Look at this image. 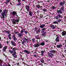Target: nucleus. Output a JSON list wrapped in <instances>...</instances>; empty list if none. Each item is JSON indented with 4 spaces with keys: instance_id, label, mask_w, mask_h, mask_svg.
<instances>
[{
    "instance_id": "obj_1",
    "label": "nucleus",
    "mask_w": 66,
    "mask_h": 66,
    "mask_svg": "<svg viewBox=\"0 0 66 66\" xmlns=\"http://www.w3.org/2000/svg\"><path fill=\"white\" fill-rule=\"evenodd\" d=\"M10 49H12V51H11V50L9 49V52L11 54H12V56H13L14 57L17 58V55H16V51L17 50H18V48L16 47L13 48V47H10Z\"/></svg>"
},
{
    "instance_id": "obj_2",
    "label": "nucleus",
    "mask_w": 66,
    "mask_h": 66,
    "mask_svg": "<svg viewBox=\"0 0 66 66\" xmlns=\"http://www.w3.org/2000/svg\"><path fill=\"white\" fill-rule=\"evenodd\" d=\"M56 19H57V20L53 22V24H59V23L61 21H62V19H59L60 18H62V16L61 14H58L57 16L55 17Z\"/></svg>"
},
{
    "instance_id": "obj_3",
    "label": "nucleus",
    "mask_w": 66,
    "mask_h": 66,
    "mask_svg": "<svg viewBox=\"0 0 66 66\" xmlns=\"http://www.w3.org/2000/svg\"><path fill=\"white\" fill-rule=\"evenodd\" d=\"M3 12L1 13V14L2 16L0 17L1 19H3V21H4V19H5V16L6 17V15L7 14V13H8V11L6 10H3ZM3 21V22H4Z\"/></svg>"
},
{
    "instance_id": "obj_4",
    "label": "nucleus",
    "mask_w": 66,
    "mask_h": 66,
    "mask_svg": "<svg viewBox=\"0 0 66 66\" xmlns=\"http://www.w3.org/2000/svg\"><path fill=\"white\" fill-rule=\"evenodd\" d=\"M58 9L59 10H57V12L58 14L60 15V14H62L63 12H64V6H61V8H59Z\"/></svg>"
},
{
    "instance_id": "obj_5",
    "label": "nucleus",
    "mask_w": 66,
    "mask_h": 66,
    "mask_svg": "<svg viewBox=\"0 0 66 66\" xmlns=\"http://www.w3.org/2000/svg\"><path fill=\"white\" fill-rule=\"evenodd\" d=\"M19 18H16L14 20V21H12V23H14V24H16V23H19V21H20V17H18Z\"/></svg>"
},
{
    "instance_id": "obj_6",
    "label": "nucleus",
    "mask_w": 66,
    "mask_h": 66,
    "mask_svg": "<svg viewBox=\"0 0 66 66\" xmlns=\"http://www.w3.org/2000/svg\"><path fill=\"white\" fill-rule=\"evenodd\" d=\"M46 29V28H44L41 29L42 31L41 33H42V34H41V36H44L45 35H46V33H47L46 31L44 32L45 30Z\"/></svg>"
},
{
    "instance_id": "obj_7",
    "label": "nucleus",
    "mask_w": 66,
    "mask_h": 66,
    "mask_svg": "<svg viewBox=\"0 0 66 66\" xmlns=\"http://www.w3.org/2000/svg\"><path fill=\"white\" fill-rule=\"evenodd\" d=\"M10 14H12V15L13 16H16L18 17H19L17 15V13L15 11H13L12 12H11Z\"/></svg>"
},
{
    "instance_id": "obj_8",
    "label": "nucleus",
    "mask_w": 66,
    "mask_h": 66,
    "mask_svg": "<svg viewBox=\"0 0 66 66\" xmlns=\"http://www.w3.org/2000/svg\"><path fill=\"white\" fill-rule=\"evenodd\" d=\"M36 6V8H37V9H39L41 10V9H42V8L43 7V6H40V5L38 4V5H37Z\"/></svg>"
},
{
    "instance_id": "obj_9",
    "label": "nucleus",
    "mask_w": 66,
    "mask_h": 66,
    "mask_svg": "<svg viewBox=\"0 0 66 66\" xmlns=\"http://www.w3.org/2000/svg\"><path fill=\"white\" fill-rule=\"evenodd\" d=\"M65 2L66 3V2H65V1H63V2H60L59 4V5H61V6H64V4H65Z\"/></svg>"
},
{
    "instance_id": "obj_10",
    "label": "nucleus",
    "mask_w": 66,
    "mask_h": 66,
    "mask_svg": "<svg viewBox=\"0 0 66 66\" xmlns=\"http://www.w3.org/2000/svg\"><path fill=\"white\" fill-rule=\"evenodd\" d=\"M11 45H12L13 46H14L16 47V44L14 41L12 40L11 41Z\"/></svg>"
},
{
    "instance_id": "obj_11",
    "label": "nucleus",
    "mask_w": 66,
    "mask_h": 66,
    "mask_svg": "<svg viewBox=\"0 0 66 66\" xmlns=\"http://www.w3.org/2000/svg\"><path fill=\"white\" fill-rule=\"evenodd\" d=\"M48 56H49L50 57L52 58L53 56H54V55H53V54L51 53H48Z\"/></svg>"
},
{
    "instance_id": "obj_12",
    "label": "nucleus",
    "mask_w": 66,
    "mask_h": 66,
    "mask_svg": "<svg viewBox=\"0 0 66 66\" xmlns=\"http://www.w3.org/2000/svg\"><path fill=\"white\" fill-rule=\"evenodd\" d=\"M23 51H24V52L25 53H26L27 54H29L30 53H31L30 51H28V50H23Z\"/></svg>"
},
{
    "instance_id": "obj_13",
    "label": "nucleus",
    "mask_w": 66,
    "mask_h": 66,
    "mask_svg": "<svg viewBox=\"0 0 66 66\" xmlns=\"http://www.w3.org/2000/svg\"><path fill=\"white\" fill-rule=\"evenodd\" d=\"M63 31H62L61 33V35L63 36H66V31H64V30H63Z\"/></svg>"
},
{
    "instance_id": "obj_14",
    "label": "nucleus",
    "mask_w": 66,
    "mask_h": 66,
    "mask_svg": "<svg viewBox=\"0 0 66 66\" xmlns=\"http://www.w3.org/2000/svg\"><path fill=\"white\" fill-rule=\"evenodd\" d=\"M40 46V44L38 43H36L34 45V47H35V48H37V47H39Z\"/></svg>"
},
{
    "instance_id": "obj_15",
    "label": "nucleus",
    "mask_w": 66,
    "mask_h": 66,
    "mask_svg": "<svg viewBox=\"0 0 66 66\" xmlns=\"http://www.w3.org/2000/svg\"><path fill=\"white\" fill-rule=\"evenodd\" d=\"M63 47V45L61 44H59L56 45V47L57 48H61Z\"/></svg>"
},
{
    "instance_id": "obj_16",
    "label": "nucleus",
    "mask_w": 66,
    "mask_h": 66,
    "mask_svg": "<svg viewBox=\"0 0 66 66\" xmlns=\"http://www.w3.org/2000/svg\"><path fill=\"white\" fill-rule=\"evenodd\" d=\"M30 7L29 5H26L25 6V8L27 10V12H29V10L30 9Z\"/></svg>"
},
{
    "instance_id": "obj_17",
    "label": "nucleus",
    "mask_w": 66,
    "mask_h": 66,
    "mask_svg": "<svg viewBox=\"0 0 66 66\" xmlns=\"http://www.w3.org/2000/svg\"><path fill=\"white\" fill-rule=\"evenodd\" d=\"M45 26H46V24H43L39 26V27H40V28H41V29H43Z\"/></svg>"
},
{
    "instance_id": "obj_18",
    "label": "nucleus",
    "mask_w": 66,
    "mask_h": 66,
    "mask_svg": "<svg viewBox=\"0 0 66 66\" xmlns=\"http://www.w3.org/2000/svg\"><path fill=\"white\" fill-rule=\"evenodd\" d=\"M57 26L56 25H51V28H52V30H53V29H55L56 28V27Z\"/></svg>"
},
{
    "instance_id": "obj_19",
    "label": "nucleus",
    "mask_w": 66,
    "mask_h": 66,
    "mask_svg": "<svg viewBox=\"0 0 66 66\" xmlns=\"http://www.w3.org/2000/svg\"><path fill=\"white\" fill-rule=\"evenodd\" d=\"M51 51H50L49 52H50L51 53H56V51L54 50H53L51 49Z\"/></svg>"
},
{
    "instance_id": "obj_20",
    "label": "nucleus",
    "mask_w": 66,
    "mask_h": 66,
    "mask_svg": "<svg viewBox=\"0 0 66 66\" xmlns=\"http://www.w3.org/2000/svg\"><path fill=\"white\" fill-rule=\"evenodd\" d=\"M7 46H4V47H3V52H5V50H6L7 49Z\"/></svg>"
},
{
    "instance_id": "obj_21",
    "label": "nucleus",
    "mask_w": 66,
    "mask_h": 66,
    "mask_svg": "<svg viewBox=\"0 0 66 66\" xmlns=\"http://www.w3.org/2000/svg\"><path fill=\"white\" fill-rule=\"evenodd\" d=\"M13 40H14V41H17V39L15 36V35L13 36Z\"/></svg>"
},
{
    "instance_id": "obj_22",
    "label": "nucleus",
    "mask_w": 66,
    "mask_h": 66,
    "mask_svg": "<svg viewBox=\"0 0 66 66\" xmlns=\"http://www.w3.org/2000/svg\"><path fill=\"white\" fill-rule=\"evenodd\" d=\"M42 9H41V11H43L44 12H47V9L45 8L43 9V7L42 8Z\"/></svg>"
},
{
    "instance_id": "obj_23",
    "label": "nucleus",
    "mask_w": 66,
    "mask_h": 66,
    "mask_svg": "<svg viewBox=\"0 0 66 66\" xmlns=\"http://www.w3.org/2000/svg\"><path fill=\"white\" fill-rule=\"evenodd\" d=\"M45 44V42H43L42 43H40V46H43Z\"/></svg>"
},
{
    "instance_id": "obj_24",
    "label": "nucleus",
    "mask_w": 66,
    "mask_h": 66,
    "mask_svg": "<svg viewBox=\"0 0 66 66\" xmlns=\"http://www.w3.org/2000/svg\"><path fill=\"white\" fill-rule=\"evenodd\" d=\"M11 34H9V35H8V38L9 39H12V37L11 36H11Z\"/></svg>"
},
{
    "instance_id": "obj_25",
    "label": "nucleus",
    "mask_w": 66,
    "mask_h": 66,
    "mask_svg": "<svg viewBox=\"0 0 66 66\" xmlns=\"http://www.w3.org/2000/svg\"><path fill=\"white\" fill-rule=\"evenodd\" d=\"M55 41L56 42H59L60 41V39H59V38H56L55 40Z\"/></svg>"
},
{
    "instance_id": "obj_26",
    "label": "nucleus",
    "mask_w": 66,
    "mask_h": 66,
    "mask_svg": "<svg viewBox=\"0 0 66 66\" xmlns=\"http://www.w3.org/2000/svg\"><path fill=\"white\" fill-rule=\"evenodd\" d=\"M18 35L19 37H21L22 36V34L19 33L18 34Z\"/></svg>"
},
{
    "instance_id": "obj_27",
    "label": "nucleus",
    "mask_w": 66,
    "mask_h": 66,
    "mask_svg": "<svg viewBox=\"0 0 66 66\" xmlns=\"http://www.w3.org/2000/svg\"><path fill=\"white\" fill-rule=\"evenodd\" d=\"M40 62H41L42 63H44V59L43 58H42L40 60Z\"/></svg>"
},
{
    "instance_id": "obj_28",
    "label": "nucleus",
    "mask_w": 66,
    "mask_h": 66,
    "mask_svg": "<svg viewBox=\"0 0 66 66\" xmlns=\"http://www.w3.org/2000/svg\"><path fill=\"white\" fill-rule=\"evenodd\" d=\"M29 16H32V11H29Z\"/></svg>"
},
{
    "instance_id": "obj_29",
    "label": "nucleus",
    "mask_w": 66,
    "mask_h": 66,
    "mask_svg": "<svg viewBox=\"0 0 66 66\" xmlns=\"http://www.w3.org/2000/svg\"><path fill=\"white\" fill-rule=\"evenodd\" d=\"M23 39L24 40H25L27 42V43H28V42H29V41H28V39H27V38H23Z\"/></svg>"
},
{
    "instance_id": "obj_30",
    "label": "nucleus",
    "mask_w": 66,
    "mask_h": 66,
    "mask_svg": "<svg viewBox=\"0 0 66 66\" xmlns=\"http://www.w3.org/2000/svg\"><path fill=\"white\" fill-rule=\"evenodd\" d=\"M22 45H24V43L25 44L26 43V41H24V40H23V41H22Z\"/></svg>"
},
{
    "instance_id": "obj_31",
    "label": "nucleus",
    "mask_w": 66,
    "mask_h": 66,
    "mask_svg": "<svg viewBox=\"0 0 66 66\" xmlns=\"http://www.w3.org/2000/svg\"><path fill=\"white\" fill-rule=\"evenodd\" d=\"M7 31H6V33H8V34H10V33L11 32V31H10V30H8L7 29Z\"/></svg>"
},
{
    "instance_id": "obj_32",
    "label": "nucleus",
    "mask_w": 66,
    "mask_h": 66,
    "mask_svg": "<svg viewBox=\"0 0 66 66\" xmlns=\"http://www.w3.org/2000/svg\"><path fill=\"white\" fill-rule=\"evenodd\" d=\"M52 10H55V9H56V7L55 6H53L52 7Z\"/></svg>"
},
{
    "instance_id": "obj_33",
    "label": "nucleus",
    "mask_w": 66,
    "mask_h": 66,
    "mask_svg": "<svg viewBox=\"0 0 66 66\" xmlns=\"http://www.w3.org/2000/svg\"><path fill=\"white\" fill-rule=\"evenodd\" d=\"M10 2V0H7V1H6V2L5 3L7 4V3H9Z\"/></svg>"
},
{
    "instance_id": "obj_34",
    "label": "nucleus",
    "mask_w": 66,
    "mask_h": 66,
    "mask_svg": "<svg viewBox=\"0 0 66 66\" xmlns=\"http://www.w3.org/2000/svg\"><path fill=\"white\" fill-rule=\"evenodd\" d=\"M18 3L16 4V5L17 6H20L21 5V3L20 2V3Z\"/></svg>"
},
{
    "instance_id": "obj_35",
    "label": "nucleus",
    "mask_w": 66,
    "mask_h": 66,
    "mask_svg": "<svg viewBox=\"0 0 66 66\" xmlns=\"http://www.w3.org/2000/svg\"><path fill=\"white\" fill-rule=\"evenodd\" d=\"M3 66H11V65L8 63L7 64H3Z\"/></svg>"
},
{
    "instance_id": "obj_36",
    "label": "nucleus",
    "mask_w": 66,
    "mask_h": 66,
    "mask_svg": "<svg viewBox=\"0 0 66 66\" xmlns=\"http://www.w3.org/2000/svg\"><path fill=\"white\" fill-rule=\"evenodd\" d=\"M40 29H39L37 31H36V33H39V32H40Z\"/></svg>"
},
{
    "instance_id": "obj_37",
    "label": "nucleus",
    "mask_w": 66,
    "mask_h": 66,
    "mask_svg": "<svg viewBox=\"0 0 66 66\" xmlns=\"http://www.w3.org/2000/svg\"><path fill=\"white\" fill-rule=\"evenodd\" d=\"M33 56L34 57H38V55L35 54L33 55Z\"/></svg>"
},
{
    "instance_id": "obj_38",
    "label": "nucleus",
    "mask_w": 66,
    "mask_h": 66,
    "mask_svg": "<svg viewBox=\"0 0 66 66\" xmlns=\"http://www.w3.org/2000/svg\"><path fill=\"white\" fill-rule=\"evenodd\" d=\"M40 52H41V53L44 54V53H45V52H46V51H40Z\"/></svg>"
},
{
    "instance_id": "obj_39",
    "label": "nucleus",
    "mask_w": 66,
    "mask_h": 66,
    "mask_svg": "<svg viewBox=\"0 0 66 66\" xmlns=\"http://www.w3.org/2000/svg\"><path fill=\"white\" fill-rule=\"evenodd\" d=\"M23 32H24V31L23 30H22V29L21 30V31H20V33L21 34H23Z\"/></svg>"
},
{
    "instance_id": "obj_40",
    "label": "nucleus",
    "mask_w": 66,
    "mask_h": 66,
    "mask_svg": "<svg viewBox=\"0 0 66 66\" xmlns=\"http://www.w3.org/2000/svg\"><path fill=\"white\" fill-rule=\"evenodd\" d=\"M24 32V33L25 34H28V31H25Z\"/></svg>"
},
{
    "instance_id": "obj_41",
    "label": "nucleus",
    "mask_w": 66,
    "mask_h": 66,
    "mask_svg": "<svg viewBox=\"0 0 66 66\" xmlns=\"http://www.w3.org/2000/svg\"><path fill=\"white\" fill-rule=\"evenodd\" d=\"M3 47V45L1 44H0V48H2Z\"/></svg>"
},
{
    "instance_id": "obj_42",
    "label": "nucleus",
    "mask_w": 66,
    "mask_h": 66,
    "mask_svg": "<svg viewBox=\"0 0 66 66\" xmlns=\"http://www.w3.org/2000/svg\"><path fill=\"white\" fill-rule=\"evenodd\" d=\"M16 64L17 66H19V65L20 63L19 62H18L17 63H16Z\"/></svg>"
},
{
    "instance_id": "obj_43",
    "label": "nucleus",
    "mask_w": 66,
    "mask_h": 66,
    "mask_svg": "<svg viewBox=\"0 0 66 66\" xmlns=\"http://www.w3.org/2000/svg\"><path fill=\"white\" fill-rule=\"evenodd\" d=\"M3 62V61L1 60V59H0V64H1V63Z\"/></svg>"
},
{
    "instance_id": "obj_44",
    "label": "nucleus",
    "mask_w": 66,
    "mask_h": 66,
    "mask_svg": "<svg viewBox=\"0 0 66 66\" xmlns=\"http://www.w3.org/2000/svg\"><path fill=\"white\" fill-rule=\"evenodd\" d=\"M18 3H20L21 2V0H18Z\"/></svg>"
},
{
    "instance_id": "obj_45",
    "label": "nucleus",
    "mask_w": 66,
    "mask_h": 66,
    "mask_svg": "<svg viewBox=\"0 0 66 66\" xmlns=\"http://www.w3.org/2000/svg\"><path fill=\"white\" fill-rule=\"evenodd\" d=\"M32 42H35V39L34 38L32 39Z\"/></svg>"
},
{
    "instance_id": "obj_46",
    "label": "nucleus",
    "mask_w": 66,
    "mask_h": 66,
    "mask_svg": "<svg viewBox=\"0 0 66 66\" xmlns=\"http://www.w3.org/2000/svg\"><path fill=\"white\" fill-rule=\"evenodd\" d=\"M2 10L1 9H0V14L1 13H2Z\"/></svg>"
},
{
    "instance_id": "obj_47",
    "label": "nucleus",
    "mask_w": 66,
    "mask_h": 66,
    "mask_svg": "<svg viewBox=\"0 0 66 66\" xmlns=\"http://www.w3.org/2000/svg\"><path fill=\"white\" fill-rule=\"evenodd\" d=\"M40 12V11H39V10H37V13H38V14H39V13Z\"/></svg>"
},
{
    "instance_id": "obj_48",
    "label": "nucleus",
    "mask_w": 66,
    "mask_h": 66,
    "mask_svg": "<svg viewBox=\"0 0 66 66\" xmlns=\"http://www.w3.org/2000/svg\"><path fill=\"white\" fill-rule=\"evenodd\" d=\"M1 39H2L1 37V36H0V42H2V41Z\"/></svg>"
},
{
    "instance_id": "obj_49",
    "label": "nucleus",
    "mask_w": 66,
    "mask_h": 66,
    "mask_svg": "<svg viewBox=\"0 0 66 66\" xmlns=\"http://www.w3.org/2000/svg\"><path fill=\"white\" fill-rule=\"evenodd\" d=\"M24 64H25V65H26V66H30V65H28V64H26V63H24Z\"/></svg>"
},
{
    "instance_id": "obj_50",
    "label": "nucleus",
    "mask_w": 66,
    "mask_h": 66,
    "mask_svg": "<svg viewBox=\"0 0 66 66\" xmlns=\"http://www.w3.org/2000/svg\"><path fill=\"white\" fill-rule=\"evenodd\" d=\"M63 42H64V43H66V40L65 39L63 41Z\"/></svg>"
},
{
    "instance_id": "obj_51",
    "label": "nucleus",
    "mask_w": 66,
    "mask_h": 66,
    "mask_svg": "<svg viewBox=\"0 0 66 66\" xmlns=\"http://www.w3.org/2000/svg\"><path fill=\"white\" fill-rule=\"evenodd\" d=\"M21 29H22V30H23V31H24H24H25V29H23V28H21Z\"/></svg>"
},
{
    "instance_id": "obj_52",
    "label": "nucleus",
    "mask_w": 66,
    "mask_h": 66,
    "mask_svg": "<svg viewBox=\"0 0 66 66\" xmlns=\"http://www.w3.org/2000/svg\"><path fill=\"white\" fill-rule=\"evenodd\" d=\"M56 36L57 37L56 38H59V36L57 35H56Z\"/></svg>"
},
{
    "instance_id": "obj_53",
    "label": "nucleus",
    "mask_w": 66,
    "mask_h": 66,
    "mask_svg": "<svg viewBox=\"0 0 66 66\" xmlns=\"http://www.w3.org/2000/svg\"><path fill=\"white\" fill-rule=\"evenodd\" d=\"M40 19H43V18H42V16H40Z\"/></svg>"
},
{
    "instance_id": "obj_54",
    "label": "nucleus",
    "mask_w": 66,
    "mask_h": 66,
    "mask_svg": "<svg viewBox=\"0 0 66 66\" xmlns=\"http://www.w3.org/2000/svg\"><path fill=\"white\" fill-rule=\"evenodd\" d=\"M21 60L22 61H24V59H23V58H21Z\"/></svg>"
},
{
    "instance_id": "obj_55",
    "label": "nucleus",
    "mask_w": 66,
    "mask_h": 66,
    "mask_svg": "<svg viewBox=\"0 0 66 66\" xmlns=\"http://www.w3.org/2000/svg\"><path fill=\"white\" fill-rule=\"evenodd\" d=\"M35 30L36 31V30H37V28H35Z\"/></svg>"
},
{
    "instance_id": "obj_56",
    "label": "nucleus",
    "mask_w": 66,
    "mask_h": 66,
    "mask_svg": "<svg viewBox=\"0 0 66 66\" xmlns=\"http://www.w3.org/2000/svg\"><path fill=\"white\" fill-rule=\"evenodd\" d=\"M41 55H42V56H43V55H44V54L43 53H41Z\"/></svg>"
},
{
    "instance_id": "obj_57",
    "label": "nucleus",
    "mask_w": 66,
    "mask_h": 66,
    "mask_svg": "<svg viewBox=\"0 0 66 66\" xmlns=\"http://www.w3.org/2000/svg\"><path fill=\"white\" fill-rule=\"evenodd\" d=\"M17 33H18L17 32L15 31L14 32V33L15 34H17Z\"/></svg>"
},
{
    "instance_id": "obj_58",
    "label": "nucleus",
    "mask_w": 66,
    "mask_h": 66,
    "mask_svg": "<svg viewBox=\"0 0 66 66\" xmlns=\"http://www.w3.org/2000/svg\"><path fill=\"white\" fill-rule=\"evenodd\" d=\"M24 2H25V3H26V4H27V2H26V0H24Z\"/></svg>"
},
{
    "instance_id": "obj_59",
    "label": "nucleus",
    "mask_w": 66,
    "mask_h": 66,
    "mask_svg": "<svg viewBox=\"0 0 66 66\" xmlns=\"http://www.w3.org/2000/svg\"><path fill=\"white\" fill-rule=\"evenodd\" d=\"M6 31H7L6 30H4V32H5V33H6Z\"/></svg>"
},
{
    "instance_id": "obj_60",
    "label": "nucleus",
    "mask_w": 66,
    "mask_h": 66,
    "mask_svg": "<svg viewBox=\"0 0 66 66\" xmlns=\"http://www.w3.org/2000/svg\"><path fill=\"white\" fill-rule=\"evenodd\" d=\"M36 37V38H37V39H39V38H37V37L36 36H35Z\"/></svg>"
},
{
    "instance_id": "obj_61",
    "label": "nucleus",
    "mask_w": 66,
    "mask_h": 66,
    "mask_svg": "<svg viewBox=\"0 0 66 66\" xmlns=\"http://www.w3.org/2000/svg\"><path fill=\"white\" fill-rule=\"evenodd\" d=\"M59 7H61V5H59Z\"/></svg>"
},
{
    "instance_id": "obj_62",
    "label": "nucleus",
    "mask_w": 66,
    "mask_h": 66,
    "mask_svg": "<svg viewBox=\"0 0 66 66\" xmlns=\"http://www.w3.org/2000/svg\"><path fill=\"white\" fill-rule=\"evenodd\" d=\"M66 20V17H64V20Z\"/></svg>"
},
{
    "instance_id": "obj_63",
    "label": "nucleus",
    "mask_w": 66,
    "mask_h": 66,
    "mask_svg": "<svg viewBox=\"0 0 66 66\" xmlns=\"http://www.w3.org/2000/svg\"><path fill=\"white\" fill-rule=\"evenodd\" d=\"M47 60H48V61H50V59H47Z\"/></svg>"
},
{
    "instance_id": "obj_64",
    "label": "nucleus",
    "mask_w": 66,
    "mask_h": 66,
    "mask_svg": "<svg viewBox=\"0 0 66 66\" xmlns=\"http://www.w3.org/2000/svg\"><path fill=\"white\" fill-rule=\"evenodd\" d=\"M49 16V14H47V15H46V16Z\"/></svg>"
}]
</instances>
